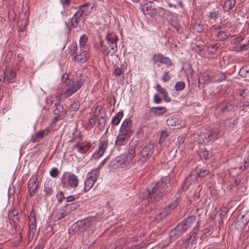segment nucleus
Returning <instances> with one entry per match:
<instances>
[{"label": "nucleus", "mask_w": 249, "mask_h": 249, "mask_svg": "<svg viewBox=\"0 0 249 249\" xmlns=\"http://www.w3.org/2000/svg\"><path fill=\"white\" fill-rule=\"evenodd\" d=\"M169 183V179L168 178H162L156 184L151 192H146L148 196L145 202H148V203L145 206L146 212L154 208L156 203L167 194L168 191L166 190V187Z\"/></svg>", "instance_id": "1"}, {"label": "nucleus", "mask_w": 249, "mask_h": 249, "mask_svg": "<svg viewBox=\"0 0 249 249\" xmlns=\"http://www.w3.org/2000/svg\"><path fill=\"white\" fill-rule=\"evenodd\" d=\"M90 3L88 2L75 8L77 10L71 19V25L72 28H76L80 21L83 23L85 22L93 8V5L90 7Z\"/></svg>", "instance_id": "2"}, {"label": "nucleus", "mask_w": 249, "mask_h": 249, "mask_svg": "<svg viewBox=\"0 0 249 249\" xmlns=\"http://www.w3.org/2000/svg\"><path fill=\"white\" fill-rule=\"evenodd\" d=\"M136 145L130 143L128 152L117 157L111 162L113 168H124L129 164L135 156Z\"/></svg>", "instance_id": "3"}, {"label": "nucleus", "mask_w": 249, "mask_h": 249, "mask_svg": "<svg viewBox=\"0 0 249 249\" xmlns=\"http://www.w3.org/2000/svg\"><path fill=\"white\" fill-rule=\"evenodd\" d=\"M85 79L80 77L73 78L69 82V87L61 91L60 95L68 98L78 91L85 84Z\"/></svg>", "instance_id": "4"}, {"label": "nucleus", "mask_w": 249, "mask_h": 249, "mask_svg": "<svg viewBox=\"0 0 249 249\" xmlns=\"http://www.w3.org/2000/svg\"><path fill=\"white\" fill-rule=\"evenodd\" d=\"M99 174V172L97 169L92 170L88 173L84 188L85 192L89 191L92 188L98 178Z\"/></svg>", "instance_id": "5"}, {"label": "nucleus", "mask_w": 249, "mask_h": 249, "mask_svg": "<svg viewBox=\"0 0 249 249\" xmlns=\"http://www.w3.org/2000/svg\"><path fill=\"white\" fill-rule=\"evenodd\" d=\"M154 150V146L152 144H148L145 145L141 151L140 159L139 163L143 164L152 155Z\"/></svg>", "instance_id": "6"}, {"label": "nucleus", "mask_w": 249, "mask_h": 249, "mask_svg": "<svg viewBox=\"0 0 249 249\" xmlns=\"http://www.w3.org/2000/svg\"><path fill=\"white\" fill-rule=\"evenodd\" d=\"M93 44L94 47L101 52H102V53L104 55V60L105 62H106L107 61H109L108 59H107V58H108V48L104 44V41L102 40L100 35L98 36L95 39Z\"/></svg>", "instance_id": "7"}, {"label": "nucleus", "mask_w": 249, "mask_h": 249, "mask_svg": "<svg viewBox=\"0 0 249 249\" xmlns=\"http://www.w3.org/2000/svg\"><path fill=\"white\" fill-rule=\"evenodd\" d=\"M181 198L177 197L174 201L171 202L168 205L165 207L164 209L159 213V215L157 217V219H161L166 215L169 214L172 210H173L180 202Z\"/></svg>", "instance_id": "8"}, {"label": "nucleus", "mask_w": 249, "mask_h": 249, "mask_svg": "<svg viewBox=\"0 0 249 249\" xmlns=\"http://www.w3.org/2000/svg\"><path fill=\"white\" fill-rule=\"evenodd\" d=\"M29 217V236L33 238L36 231V221L35 212L32 210L28 216Z\"/></svg>", "instance_id": "9"}, {"label": "nucleus", "mask_w": 249, "mask_h": 249, "mask_svg": "<svg viewBox=\"0 0 249 249\" xmlns=\"http://www.w3.org/2000/svg\"><path fill=\"white\" fill-rule=\"evenodd\" d=\"M50 106L53 109L54 114L61 118H64L66 116V111L64 110L63 106L58 102L52 100L50 102Z\"/></svg>", "instance_id": "10"}, {"label": "nucleus", "mask_w": 249, "mask_h": 249, "mask_svg": "<svg viewBox=\"0 0 249 249\" xmlns=\"http://www.w3.org/2000/svg\"><path fill=\"white\" fill-rule=\"evenodd\" d=\"M132 121L130 118L125 119L123 122L120 129V133L124 135L131 136L133 133Z\"/></svg>", "instance_id": "11"}, {"label": "nucleus", "mask_w": 249, "mask_h": 249, "mask_svg": "<svg viewBox=\"0 0 249 249\" xmlns=\"http://www.w3.org/2000/svg\"><path fill=\"white\" fill-rule=\"evenodd\" d=\"M95 219L93 218H89L78 221L76 223L77 230L81 231L87 230L94 223Z\"/></svg>", "instance_id": "12"}, {"label": "nucleus", "mask_w": 249, "mask_h": 249, "mask_svg": "<svg viewBox=\"0 0 249 249\" xmlns=\"http://www.w3.org/2000/svg\"><path fill=\"white\" fill-rule=\"evenodd\" d=\"M218 130L216 129L213 132H207L203 133L200 136V139L203 140V142L205 144H208L212 141H214L218 138Z\"/></svg>", "instance_id": "13"}, {"label": "nucleus", "mask_w": 249, "mask_h": 249, "mask_svg": "<svg viewBox=\"0 0 249 249\" xmlns=\"http://www.w3.org/2000/svg\"><path fill=\"white\" fill-rule=\"evenodd\" d=\"M39 183L37 182L36 176H33L28 182V191L30 196H33L36 193V190L38 187Z\"/></svg>", "instance_id": "14"}, {"label": "nucleus", "mask_w": 249, "mask_h": 249, "mask_svg": "<svg viewBox=\"0 0 249 249\" xmlns=\"http://www.w3.org/2000/svg\"><path fill=\"white\" fill-rule=\"evenodd\" d=\"M108 140H102L100 142L99 147L98 150L96 151L93 154L92 157L95 160L99 159L104 153L105 149L107 147Z\"/></svg>", "instance_id": "15"}, {"label": "nucleus", "mask_w": 249, "mask_h": 249, "mask_svg": "<svg viewBox=\"0 0 249 249\" xmlns=\"http://www.w3.org/2000/svg\"><path fill=\"white\" fill-rule=\"evenodd\" d=\"M221 13V9L219 5L216 4L213 9L207 14V17L209 21L213 23L217 18L218 15Z\"/></svg>", "instance_id": "16"}, {"label": "nucleus", "mask_w": 249, "mask_h": 249, "mask_svg": "<svg viewBox=\"0 0 249 249\" xmlns=\"http://www.w3.org/2000/svg\"><path fill=\"white\" fill-rule=\"evenodd\" d=\"M155 11L156 9L153 2L148 1L144 4L143 12L144 14L149 15L151 16L155 13Z\"/></svg>", "instance_id": "17"}, {"label": "nucleus", "mask_w": 249, "mask_h": 249, "mask_svg": "<svg viewBox=\"0 0 249 249\" xmlns=\"http://www.w3.org/2000/svg\"><path fill=\"white\" fill-rule=\"evenodd\" d=\"M69 213V211H68V210L65 206L56 212L54 216V221L59 220L64 218Z\"/></svg>", "instance_id": "18"}, {"label": "nucleus", "mask_w": 249, "mask_h": 249, "mask_svg": "<svg viewBox=\"0 0 249 249\" xmlns=\"http://www.w3.org/2000/svg\"><path fill=\"white\" fill-rule=\"evenodd\" d=\"M69 185L71 188H76L79 183L77 176L74 174L70 173L68 177Z\"/></svg>", "instance_id": "19"}, {"label": "nucleus", "mask_w": 249, "mask_h": 249, "mask_svg": "<svg viewBox=\"0 0 249 249\" xmlns=\"http://www.w3.org/2000/svg\"><path fill=\"white\" fill-rule=\"evenodd\" d=\"M149 111L156 116H159L166 113L167 112V109L164 107H151Z\"/></svg>", "instance_id": "20"}, {"label": "nucleus", "mask_w": 249, "mask_h": 249, "mask_svg": "<svg viewBox=\"0 0 249 249\" xmlns=\"http://www.w3.org/2000/svg\"><path fill=\"white\" fill-rule=\"evenodd\" d=\"M89 57L87 56V52L84 49L81 51L80 54L78 55H75L73 59L75 61H77L80 63H83L86 62Z\"/></svg>", "instance_id": "21"}, {"label": "nucleus", "mask_w": 249, "mask_h": 249, "mask_svg": "<svg viewBox=\"0 0 249 249\" xmlns=\"http://www.w3.org/2000/svg\"><path fill=\"white\" fill-rule=\"evenodd\" d=\"M44 191L46 197L50 196L52 195L53 192V182L51 180H48L45 182Z\"/></svg>", "instance_id": "22"}, {"label": "nucleus", "mask_w": 249, "mask_h": 249, "mask_svg": "<svg viewBox=\"0 0 249 249\" xmlns=\"http://www.w3.org/2000/svg\"><path fill=\"white\" fill-rule=\"evenodd\" d=\"M101 107L97 106L96 107V111L94 114H90L89 117V125L91 127L95 125L96 121L98 119V116L96 114V111L98 110L100 112Z\"/></svg>", "instance_id": "23"}, {"label": "nucleus", "mask_w": 249, "mask_h": 249, "mask_svg": "<svg viewBox=\"0 0 249 249\" xmlns=\"http://www.w3.org/2000/svg\"><path fill=\"white\" fill-rule=\"evenodd\" d=\"M130 137L129 135H124L122 133H120L117 138L116 143L119 145H124Z\"/></svg>", "instance_id": "24"}, {"label": "nucleus", "mask_w": 249, "mask_h": 249, "mask_svg": "<svg viewBox=\"0 0 249 249\" xmlns=\"http://www.w3.org/2000/svg\"><path fill=\"white\" fill-rule=\"evenodd\" d=\"M216 36L217 38L220 40H225L228 37V35L220 27L216 30Z\"/></svg>", "instance_id": "25"}, {"label": "nucleus", "mask_w": 249, "mask_h": 249, "mask_svg": "<svg viewBox=\"0 0 249 249\" xmlns=\"http://www.w3.org/2000/svg\"><path fill=\"white\" fill-rule=\"evenodd\" d=\"M182 224L184 225L186 229L187 230L196 223V218L194 216H190L184 219L182 222Z\"/></svg>", "instance_id": "26"}, {"label": "nucleus", "mask_w": 249, "mask_h": 249, "mask_svg": "<svg viewBox=\"0 0 249 249\" xmlns=\"http://www.w3.org/2000/svg\"><path fill=\"white\" fill-rule=\"evenodd\" d=\"M236 3L235 0H226L223 6V9L226 12H228L231 10Z\"/></svg>", "instance_id": "27"}, {"label": "nucleus", "mask_w": 249, "mask_h": 249, "mask_svg": "<svg viewBox=\"0 0 249 249\" xmlns=\"http://www.w3.org/2000/svg\"><path fill=\"white\" fill-rule=\"evenodd\" d=\"M180 122L181 121L175 116H171L167 120V124L171 126L178 125L180 124Z\"/></svg>", "instance_id": "28"}, {"label": "nucleus", "mask_w": 249, "mask_h": 249, "mask_svg": "<svg viewBox=\"0 0 249 249\" xmlns=\"http://www.w3.org/2000/svg\"><path fill=\"white\" fill-rule=\"evenodd\" d=\"M88 36L86 34H83L80 36L79 39V44L81 51L85 49V46L88 41Z\"/></svg>", "instance_id": "29"}, {"label": "nucleus", "mask_w": 249, "mask_h": 249, "mask_svg": "<svg viewBox=\"0 0 249 249\" xmlns=\"http://www.w3.org/2000/svg\"><path fill=\"white\" fill-rule=\"evenodd\" d=\"M44 137V136L42 131L40 130L32 135L31 141L33 142H36L38 141V140L42 139Z\"/></svg>", "instance_id": "30"}, {"label": "nucleus", "mask_w": 249, "mask_h": 249, "mask_svg": "<svg viewBox=\"0 0 249 249\" xmlns=\"http://www.w3.org/2000/svg\"><path fill=\"white\" fill-rule=\"evenodd\" d=\"M123 116V112H119L115 116H114L111 120L112 124L117 125L120 122Z\"/></svg>", "instance_id": "31"}, {"label": "nucleus", "mask_w": 249, "mask_h": 249, "mask_svg": "<svg viewBox=\"0 0 249 249\" xmlns=\"http://www.w3.org/2000/svg\"><path fill=\"white\" fill-rule=\"evenodd\" d=\"M79 206V204L78 202H75L67 204L65 205L68 211L70 213L72 211L75 210Z\"/></svg>", "instance_id": "32"}, {"label": "nucleus", "mask_w": 249, "mask_h": 249, "mask_svg": "<svg viewBox=\"0 0 249 249\" xmlns=\"http://www.w3.org/2000/svg\"><path fill=\"white\" fill-rule=\"evenodd\" d=\"M126 69L125 66L122 65L120 68L118 67L115 68L113 73L117 76H120L125 71Z\"/></svg>", "instance_id": "33"}, {"label": "nucleus", "mask_w": 249, "mask_h": 249, "mask_svg": "<svg viewBox=\"0 0 249 249\" xmlns=\"http://www.w3.org/2000/svg\"><path fill=\"white\" fill-rule=\"evenodd\" d=\"M209 76L207 72H203L201 74L198 79V82L200 84H204L208 81Z\"/></svg>", "instance_id": "34"}, {"label": "nucleus", "mask_w": 249, "mask_h": 249, "mask_svg": "<svg viewBox=\"0 0 249 249\" xmlns=\"http://www.w3.org/2000/svg\"><path fill=\"white\" fill-rule=\"evenodd\" d=\"M175 229L177 231V232H178V235H180L187 230L184 227V225H183L182 222L178 224Z\"/></svg>", "instance_id": "35"}, {"label": "nucleus", "mask_w": 249, "mask_h": 249, "mask_svg": "<svg viewBox=\"0 0 249 249\" xmlns=\"http://www.w3.org/2000/svg\"><path fill=\"white\" fill-rule=\"evenodd\" d=\"M16 76V73L13 70H10L6 75V80L10 81L14 79Z\"/></svg>", "instance_id": "36"}, {"label": "nucleus", "mask_w": 249, "mask_h": 249, "mask_svg": "<svg viewBox=\"0 0 249 249\" xmlns=\"http://www.w3.org/2000/svg\"><path fill=\"white\" fill-rule=\"evenodd\" d=\"M164 55L161 53L154 54L152 57V60L155 63L161 62Z\"/></svg>", "instance_id": "37"}, {"label": "nucleus", "mask_w": 249, "mask_h": 249, "mask_svg": "<svg viewBox=\"0 0 249 249\" xmlns=\"http://www.w3.org/2000/svg\"><path fill=\"white\" fill-rule=\"evenodd\" d=\"M185 86V83L183 81L177 82L175 86V89L177 91L182 90Z\"/></svg>", "instance_id": "38"}, {"label": "nucleus", "mask_w": 249, "mask_h": 249, "mask_svg": "<svg viewBox=\"0 0 249 249\" xmlns=\"http://www.w3.org/2000/svg\"><path fill=\"white\" fill-rule=\"evenodd\" d=\"M160 63L166 65L168 67L172 66L173 64L171 60L169 57L164 55L163 56Z\"/></svg>", "instance_id": "39"}, {"label": "nucleus", "mask_w": 249, "mask_h": 249, "mask_svg": "<svg viewBox=\"0 0 249 249\" xmlns=\"http://www.w3.org/2000/svg\"><path fill=\"white\" fill-rule=\"evenodd\" d=\"M73 148H77L78 151L81 153H85L87 152L84 146L80 144V143L75 144L73 146Z\"/></svg>", "instance_id": "40"}, {"label": "nucleus", "mask_w": 249, "mask_h": 249, "mask_svg": "<svg viewBox=\"0 0 249 249\" xmlns=\"http://www.w3.org/2000/svg\"><path fill=\"white\" fill-rule=\"evenodd\" d=\"M18 210L14 209L8 215L9 220H12V219H15L16 217H18Z\"/></svg>", "instance_id": "41"}, {"label": "nucleus", "mask_w": 249, "mask_h": 249, "mask_svg": "<svg viewBox=\"0 0 249 249\" xmlns=\"http://www.w3.org/2000/svg\"><path fill=\"white\" fill-rule=\"evenodd\" d=\"M178 232H177V231L176 230V229L174 228V230H173L169 234V237L172 240H175L177 238H178V237L180 236V235H178Z\"/></svg>", "instance_id": "42"}, {"label": "nucleus", "mask_w": 249, "mask_h": 249, "mask_svg": "<svg viewBox=\"0 0 249 249\" xmlns=\"http://www.w3.org/2000/svg\"><path fill=\"white\" fill-rule=\"evenodd\" d=\"M116 40L117 38H116L115 40H111L110 38V48L112 51L111 53H114L117 50Z\"/></svg>", "instance_id": "43"}, {"label": "nucleus", "mask_w": 249, "mask_h": 249, "mask_svg": "<svg viewBox=\"0 0 249 249\" xmlns=\"http://www.w3.org/2000/svg\"><path fill=\"white\" fill-rule=\"evenodd\" d=\"M197 176L200 177H205L209 174V171L207 170H203L199 171V169L197 168Z\"/></svg>", "instance_id": "44"}, {"label": "nucleus", "mask_w": 249, "mask_h": 249, "mask_svg": "<svg viewBox=\"0 0 249 249\" xmlns=\"http://www.w3.org/2000/svg\"><path fill=\"white\" fill-rule=\"evenodd\" d=\"M197 239V236L196 233L194 232L190 235V236L188 239V242L193 244L196 242Z\"/></svg>", "instance_id": "45"}, {"label": "nucleus", "mask_w": 249, "mask_h": 249, "mask_svg": "<svg viewBox=\"0 0 249 249\" xmlns=\"http://www.w3.org/2000/svg\"><path fill=\"white\" fill-rule=\"evenodd\" d=\"M80 107V103L78 101H74L71 105V109L73 111H77Z\"/></svg>", "instance_id": "46"}, {"label": "nucleus", "mask_w": 249, "mask_h": 249, "mask_svg": "<svg viewBox=\"0 0 249 249\" xmlns=\"http://www.w3.org/2000/svg\"><path fill=\"white\" fill-rule=\"evenodd\" d=\"M111 61L113 65H116L120 61V58L117 54H111Z\"/></svg>", "instance_id": "47"}, {"label": "nucleus", "mask_w": 249, "mask_h": 249, "mask_svg": "<svg viewBox=\"0 0 249 249\" xmlns=\"http://www.w3.org/2000/svg\"><path fill=\"white\" fill-rule=\"evenodd\" d=\"M106 119L103 116H101L98 122L99 126L100 129L104 127L106 124Z\"/></svg>", "instance_id": "48"}, {"label": "nucleus", "mask_w": 249, "mask_h": 249, "mask_svg": "<svg viewBox=\"0 0 249 249\" xmlns=\"http://www.w3.org/2000/svg\"><path fill=\"white\" fill-rule=\"evenodd\" d=\"M65 175H66V173H64L62 175V179H61V184L63 187L67 188L69 185V182H67L66 181V178H65Z\"/></svg>", "instance_id": "49"}, {"label": "nucleus", "mask_w": 249, "mask_h": 249, "mask_svg": "<svg viewBox=\"0 0 249 249\" xmlns=\"http://www.w3.org/2000/svg\"><path fill=\"white\" fill-rule=\"evenodd\" d=\"M50 176L53 178H56L59 174V171L57 168H53L50 173Z\"/></svg>", "instance_id": "50"}, {"label": "nucleus", "mask_w": 249, "mask_h": 249, "mask_svg": "<svg viewBox=\"0 0 249 249\" xmlns=\"http://www.w3.org/2000/svg\"><path fill=\"white\" fill-rule=\"evenodd\" d=\"M57 198L58 199V201L59 203H61L64 199H65V196L63 193L62 191L58 192L56 195Z\"/></svg>", "instance_id": "51"}, {"label": "nucleus", "mask_w": 249, "mask_h": 249, "mask_svg": "<svg viewBox=\"0 0 249 249\" xmlns=\"http://www.w3.org/2000/svg\"><path fill=\"white\" fill-rule=\"evenodd\" d=\"M71 55L74 56L75 55H76V51L77 49V46L76 43H72V44H71Z\"/></svg>", "instance_id": "52"}, {"label": "nucleus", "mask_w": 249, "mask_h": 249, "mask_svg": "<svg viewBox=\"0 0 249 249\" xmlns=\"http://www.w3.org/2000/svg\"><path fill=\"white\" fill-rule=\"evenodd\" d=\"M60 3L64 7H68L71 3V0H60Z\"/></svg>", "instance_id": "53"}, {"label": "nucleus", "mask_w": 249, "mask_h": 249, "mask_svg": "<svg viewBox=\"0 0 249 249\" xmlns=\"http://www.w3.org/2000/svg\"><path fill=\"white\" fill-rule=\"evenodd\" d=\"M171 78V77L170 76V74L169 72H165L162 77V80L163 82H167Z\"/></svg>", "instance_id": "54"}, {"label": "nucleus", "mask_w": 249, "mask_h": 249, "mask_svg": "<svg viewBox=\"0 0 249 249\" xmlns=\"http://www.w3.org/2000/svg\"><path fill=\"white\" fill-rule=\"evenodd\" d=\"M156 89L159 92H160L162 95L164 94L166 90L165 89L162 88L159 84H157L156 87Z\"/></svg>", "instance_id": "55"}, {"label": "nucleus", "mask_w": 249, "mask_h": 249, "mask_svg": "<svg viewBox=\"0 0 249 249\" xmlns=\"http://www.w3.org/2000/svg\"><path fill=\"white\" fill-rule=\"evenodd\" d=\"M153 101L156 104H160L161 102V99L158 95L155 94L154 96Z\"/></svg>", "instance_id": "56"}, {"label": "nucleus", "mask_w": 249, "mask_h": 249, "mask_svg": "<svg viewBox=\"0 0 249 249\" xmlns=\"http://www.w3.org/2000/svg\"><path fill=\"white\" fill-rule=\"evenodd\" d=\"M19 220L18 217H16L15 219H12V222H11V224L12 226L16 230L17 227L18 226L17 221Z\"/></svg>", "instance_id": "57"}, {"label": "nucleus", "mask_w": 249, "mask_h": 249, "mask_svg": "<svg viewBox=\"0 0 249 249\" xmlns=\"http://www.w3.org/2000/svg\"><path fill=\"white\" fill-rule=\"evenodd\" d=\"M217 75L219 76V78L217 80L219 82H221L226 79V76L223 73H217Z\"/></svg>", "instance_id": "58"}, {"label": "nucleus", "mask_w": 249, "mask_h": 249, "mask_svg": "<svg viewBox=\"0 0 249 249\" xmlns=\"http://www.w3.org/2000/svg\"><path fill=\"white\" fill-rule=\"evenodd\" d=\"M201 156H203L205 159H208L211 157V154L208 151H206L202 152Z\"/></svg>", "instance_id": "59"}, {"label": "nucleus", "mask_w": 249, "mask_h": 249, "mask_svg": "<svg viewBox=\"0 0 249 249\" xmlns=\"http://www.w3.org/2000/svg\"><path fill=\"white\" fill-rule=\"evenodd\" d=\"M185 137H184L183 136H180L178 137V142L179 146L180 145H182V144H183V143L184 142V141H185Z\"/></svg>", "instance_id": "60"}, {"label": "nucleus", "mask_w": 249, "mask_h": 249, "mask_svg": "<svg viewBox=\"0 0 249 249\" xmlns=\"http://www.w3.org/2000/svg\"><path fill=\"white\" fill-rule=\"evenodd\" d=\"M162 95V97H163L164 100L165 102H170L171 101V98L169 97H168V93L167 91Z\"/></svg>", "instance_id": "61"}, {"label": "nucleus", "mask_w": 249, "mask_h": 249, "mask_svg": "<svg viewBox=\"0 0 249 249\" xmlns=\"http://www.w3.org/2000/svg\"><path fill=\"white\" fill-rule=\"evenodd\" d=\"M41 131H42V133H43V135L45 136L48 134L50 131V129L49 127H47L44 130H41Z\"/></svg>", "instance_id": "62"}, {"label": "nucleus", "mask_w": 249, "mask_h": 249, "mask_svg": "<svg viewBox=\"0 0 249 249\" xmlns=\"http://www.w3.org/2000/svg\"><path fill=\"white\" fill-rule=\"evenodd\" d=\"M69 77H68V75L67 74H63L62 75V81L64 82V83H66L67 79H68Z\"/></svg>", "instance_id": "63"}, {"label": "nucleus", "mask_w": 249, "mask_h": 249, "mask_svg": "<svg viewBox=\"0 0 249 249\" xmlns=\"http://www.w3.org/2000/svg\"><path fill=\"white\" fill-rule=\"evenodd\" d=\"M67 202H72L74 200V197L73 196H70L66 198Z\"/></svg>", "instance_id": "64"}]
</instances>
